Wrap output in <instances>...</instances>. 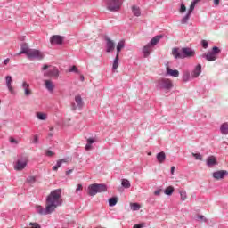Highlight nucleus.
Wrapping results in <instances>:
<instances>
[{
	"mask_svg": "<svg viewBox=\"0 0 228 228\" xmlns=\"http://www.w3.org/2000/svg\"><path fill=\"white\" fill-rule=\"evenodd\" d=\"M63 206V199H61V189H55L46 197L45 208L43 206H37V210L39 215H51L56 211V208Z\"/></svg>",
	"mask_w": 228,
	"mask_h": 228,
	"instance_id": "obj_1",
	"label": "nucleus"
},
{
	"mask_svg": "<svg viewBox=\"0 0 228 228\" xmlns=\"http://www.w3.org/2000/svg\"><path fill=\"white\" fill-rule=\"evenodd\" d=\"M172 54L175 60H184L186 58H193L195 56V50L190 47H183L179 51V48L175 47L172 50Z\"/></svg>",
	"mask_w": 228,
	"mask_h": 228,
	"instance_id": "obj_2",
	"label": "nucleus"
},
{
	"mask_svg": "<svg viewBox=\"0 0 228 228\" xmlns=\"http://www.w3.org/2000/svg\"><path fill=\"white\" fill-rule=\"evenodd\" d=\"M108 191V185L104 183H93L87 188V195L89 197H95L96 193H104Z\"/></svg>",
	"mask_w": 228,
	"mask_h": 228,
	"instance_id": "obj_3",
	"label": "nucleus"
},
{
	"mask_svg": "<svg viewBox=\"0 0 228 228\" xmlns=\"http://www.w3.org/2000/svg\"><path fill=\"white\" fill-rule=\"evenodd\" d=\"M222 53V50L218 46H213L211 51L208 53H203L201 58H205L207 61H216L217 60L218 54Z\"/></svg>",
	"mask_w": 228,
	"mask_h": 228,
	"instance_id": "obj_4",
	"label": "nucleus"
},
{
	"mask_svg": "<svg viewBox=\"0 0 228 228\" xmlns=\"http://www.w3.org/2000/svg\"><path fill=\"white\" fill-rule=\"evenodd\" d=\"M158 90H172L174 88V84H172V80L168 78H161L157 82Z\"/></svg>",
	"mask_w": 228,
	"mask_h": 228,
	"instance_id": "obj_5",
	"label": "nucleus"
},
{
	"mask_svg": "<svg viewBox=\"0 0 228 228\" xmlns=\"http://www.w3.org/2000/svg\"><path fill=\"white\" fill-rule=\"evenodd\" d=\"M121 0H106V5H107V10L109 12H118L120 10V6H122V2Z\"/></svg>",
	"mask_w": 228,
	"mask_h": 228,
	"instance_id": "obj_6",
	"label": "nucleus"
},
{
	"mask_svg": "<svg viewBox=\"0 0 228 228\" xmlns=\"http://www.w3.org/2000/svg\"><path fill=\"white\" fill-rule=\"evenodd\" d=\"M28 60H44V53L37 49H30L27 55Z\"/></svg>",
	"mask_w": 228,
	"mask_h": 228,
	"instance_id": "obj_7",
	"label": "nucleus"
},
{
	"mask_svg": "<svg viewBox=\"0 0 228 228\" xmlns=\"http://www.w3.org/2000/svg\"><path fill=\"white\" fill-rule=\"evenodd\" d=\"M65 37L60 35H53L50 37V44L52 45H62Z\"/></svg>",
	"mask_w": 228,
	"mask_h": 228,
	"instance_id": "obj_8",
	"label": "nucleus"
},
{
	"mask_svg": "<svg viewBox=\"0 0 228 228\" xmlns=\"http://www.w3.org/2000/svg\"><path fill=\"white\" fill-rule=\"evenodd\" d=\"M212 176L216 179V181H220L221 179H225V177H228V171L227 170L215 171L212 174Z\"/></svg>",
	"mask_w": 228,
	"mask_h": 228,
	"instance_id": "obj_9",
	"label": "nucleus"
},
{
	"mask_svg": "<svg viewBox=\"0 0 228 228\" xmlns=\"http://www.w3.org/2000/svg\"><path fill=\"white\" fill-rule=\"evenodd\" d=\"M45 77H58L60 76V70L57 69L56 67H53L52 69L44 73Z\"/></svg>",
	"mask_w": 228,
	"mask_h": 228,
	"instance_id": "obj_10",
	"label": "nucleus"
},
{
	"mask_svg": "<svg viewBox=\"0 0 228 228\" xmlns=\"http://www.w3.org/2000/svg\"><path fill=\"white\" fill-rule=\"evenodd\" d=\"M27 165H28V160L18 159L16 162V165L14 166V170H18V171L24 170Z\"/></svg>",
	"mask_w": 228,
	"mask_h": 228,
	"instance_id": "obj_11",
	"label": "nucleus"
},
{
	"mask_svg": "<svg viewBox=\"0 0 228 228\" xmlns=\"http://www.w3.org/2000/svg\"><path fill=\"white\" fill-rule=\"evenodd\" d=\"M106 41V53H111L112 51L115 50V43L110 39V37H105Z\"/></svg>",
	"mask_w": 228,
	"mask_h": 228,
	"instance_id": "obj_12",
	"label": "nucleus"
},
{
	"mask_svg": "<svg viewBox=\"0 0 228 228\" xmlns=\"http://www.w3.org/2000/svg\"><path fill=\"white\" fill-rule=\"evenodd\" d=\"M200 74H202V65L198 64V65H196V67L194 68V69L191 73L192 79H195V77H200Z\"/></svg>",
	"mask_w": 228,
	"mask_h": 228,
	"instance_id": "obj_13",
	"label": "nucleus"
},
{
	"mask_svg": "<svg viewBox=\"0 0 228 228\" xmlns=\"http://www.w3.org/2000/svg\"><path fill=\"white\" fill-rule=\"evenodd\" d=\"M215 165H218V161H216V158L215 156L208 157L207 167H215Z\"/></svg>",
	"mask_w": 228,
	"mask_h": 228,
	"instance_id": "obj_14",
	"label": "nucleus"
},
{
	"mask_svg": "<svg viewBox=\"0 0 228 228\" xmlns=\"http://www.w3.org/2000/svg\"><path fill=\"white\" fill-rule=\"evenodd\" d=\"M45 86L46 88V90H48V92H50V94H53V92H54V84L53 83V81L51 80H45Z\"/></svg>",
	"mask_w": 228,
	"mask_h": 228,
	"instance_id": "obj_15",
	"label": "nucleus"
},
{
	"mask_svg": "<svg viewBox=\"0 0 228 228\" xmlns=\"http://www.w3.org/2000/svg\"><path fill=\"white\" fill-rule=\"evenodd\" d=\"M151 45L148 43L145 46H143L142 48V54L144 58H149V56H151Z\"/></svg>",
	"mask_w": 228,
	"mask_h": 228,
	"instance_id": "obj_16",
	"label": "nucleus"
},
{
	"mask_svg": "<svg viewBox=\"0 0 228 228\" xmlns=\"http://www.w3.org/2000/svg\"><path fill=\"white\" fill-rule=\"evenodd\" d=\"M167 76H171L172 77H179V70L172 69L170 68H167Z\"/></svg>",
	"mask_w": 228,
	"mask_h": 228,
	"instance_id": "obj_17",
	"label": "nucleus"
},
{
	"mask_svg": "<svg viewBox=\"0 0 228 228\" xmlns=\"http://www.w3.org/2000/svg\"><path fill=\"white\" fill-rule=\"evenodd\" d=\"M161 38H163V35H157L148 44L152 47L153 45H157Z\"/></svg>",
	"mask_w": 228,
	"mask_h": 228,
	"instance_id": "obj_18",
	"label": "nucleus"
},
{
	"mask_svg": "<svg viewBox=\"0 0 228 228\" xmlns=\"http://www.w3.org/2000/svg\"><path fill=\"white\" fill-rule=\"evenodd\" d=\"M63 163H67V159H61L57 160L56 165L52 167V170H53V172L58 171V169L61 167V165H63Z\"/></svg>",
	"mask_w": 228,
	"mask_h": 228,
	"instance_id": "obj_19",
	"label": "nucleus"
},
{
	"mask_svg": "<svg viewBox=\"0 0 228 228\" xmlns=\"http://www.w3.org/2000/svg\"><path fill=\"white\" fill-rule=\"evenodd\" d=\"M20 47H21V51L20 52V54H26V56H28V54L29 53V51H31V49L28 47V44L22 43Z\"/></svg>",
	"mask_w": 228,
	"mask_h": 228,
	"instance_id": "obj_20",
	"label": "nucleus"
},
{
	"mask_svg": "<svg viewBox=\"0 0 228 228\" xmlns=\"http://www.w3.org/2000/svg\"><path fill=\"white\" fill-rule=\"evenodd\" d=\"M75 102L77 103L79 110H81L83 106H85V102H83V98L81 97V95L75 96Z\"/></svg>",
	"mask_w": 228,
	"mask_h": 228,
	"instance_id": "obj_21",
	"label": "nucleus"
},
{
	"mask_svg": "<svg viewBox=\"0 0 228 228\" xmlns=\"http://www.w3.org/2000/svg\"><path fill=\"white\" fill-rule=\"evenodd\" d=\"M165 159H167V155L165 154V151H161L157 154V160L159 163H165Z\"/></svg>",
	"mask_w": 228,
	"mask_h": 228,
	"instance_id": "obj_22",
	"label": "nucleus"
},
{
	"mask_svg": "<svg viewBox=\"0 0 228 228\" xmlns=\"http://www.w3.org/2000/svg\"><path fill=\"white\" fill-rule=\"evenodd\" d=\"M5 81H6V85L9 92L13 93V87H12V76H6Z\"/></svg>",
	"mask_w": 228,
	"mask_h": 228,
	"instance_id": "obj_23",
	"label": "nucleus"
},
{
	"mask_svg": "<svg viewBox=\"0 0 228 228\" xmlns=\"http://www.w3.org/2000/svg\"><path fill=\"white\" fill-rule=\"evenodd\" d=\"M221 134L227 135L228 134V123H223L220 126Z\"/></svg>",
	"mask_w": 228,
	"mask_h": 228,
	"instance_id": "obj_24",
	"label": "nucleus"
},
{
	"mask_svg": "<svg viewBox=\"0 0 228 228\" xmlns=\"http://www.w3.org/2000/svg\"><path fill=\"white\" fill-rule=\"evenodd\" d=\"M125 46H126V42L124 40H121L118 43V45H117L118 56V54H120V52L122 51V49H124Z\"/></svg>",
	"mask_w": 228,
	"mask_h": 228,
	"instance_id": "obj_25",
	"label": "nucleus"
},
{
	"mask_svg": "<svg viewBox=\"0 0 228 228\" xmlns=\"http://www.w3.org/2000/svg\"><path fill=\"white\" fill-rule=\"evenodd\" d=\"M95 143V139L94 138H88L87 143L86 145V151H92V144Z\"/></svg>",
	"mask_w": 228,
	"mask_h": 228,
	"instance_id": "obj_26",
	"label": "nucleus"
},
{
	"mask_svg": "<svg viewBox=\"0 0 228 228\" xmlns=\"http://www.w3.org/2000/svg\"><path fill=\"white\" fill-rule=\"evenodd\" d=\"M132 12L135 17H140L142 15V12L140 11V7H137L136 5L132 6Z\"/></svg>",
	"mask_w": 228,
	"mask_h": 228,
	"instance_id": "obj_27",
	"label": "nucleus"
},
{
	"mask_svg": "<svg viewBox=\"0 0 228 228\" xmlns=\"http://www.w3.org/2000/svg\"><path fill=\"white\" fill-rule=\"evenodd\" d=\"M182 77L184 83H188V81H190V78L191 77V75H190V71L186 70V71H183Z\"/></svg>",
	"mask_w": 228,
	"mask_h": 228,
	"instance_id": "obj_28",
	"label": "nucleus"
},
{
	"mask_svg": "<svg viewBox=\"0 0 228 228\" xmlns=\"http://www.w3.org/2000/svg\"><path fill=\"white\" fill-rule=\"evenodd\" d=\"M174 186H168L164 190V193L165 195H167V197H170L174 193Z\"/></svg>",
	"mask_w": 228,
	"mask_h": 228,
	"instance_id": "obj_29",
	"label": "nucleus"
},
{
	"mask_svg": "<svg viewBox=\"0 0 228 228\" xmlns=\"http://www.w3.org/2000/svg\"><path fill=\"white\" fill-rule=\"evenodd\" d=\"M117 202H118V197H112L109 199V206L110 208H113L114 206H117Z\"/></svg>",
	"mask_w": 228,
	"mask_h": 228,
	"instance_id": "obj_30",
	"label": "nucleus"
},
{
	"mask_svg": "<svg viewBox=\"0 0 228 228\" xmlns=\"http://www.w3.org/2000/svg\"><path fill=\"white\" fill-rule=\"evenodd\" d=\"M191 13L187 12L186 15L181 20V24H188V20H190V17Z\"/></svg>",
	"mask_w": 228,
	"mask_h": 228,
	"instance_id": "obj_31",
	"label": "nucleus"
},
{
	"mask_svg": "<svg viewBox=\"0 0 228 228\" xmlns=\"http://www.w3.org/2000/svg\"><path fill=\"white\" fill-rule=\"evenodd\" d=\"M117 69H118V54L116 55L112 64V70H117Z\"/></svg>",
	"mask_w": 228,
	"mask_h": 228,
	"instance_id": "obj_32",
	"label": "nucleus"
},
{
	"mask_svg": "<svg viewBox=\"0 0 228 228\" xmlns=\"http://www.w3.org/2000/svg\"><path fill=\"white\" fill-rule=\"evenodd\" d=\"M121 186H123V188H126V189L131 188V183L127 179H123L121 182Z\"/></svg>",
	"mask_w": 228,
	"mask_h": 228,
	"instance_id": "obj_33",
	"label": "nucleus"
},
{
	"mask_svg": "<svg viewBox=\"0 0 228 228\" xmlns=\"http://www.w3.org/2000/svg\"><path fill=\"white\" fill-rule=\"evenodd\" d=\"M130 208H131L132 211H139L141 206L138 203H132V204H130Z\"/></svg>",
	"mask_w": 228,
	"mask_h": 228,
	"instance_id": "obj_34",
	"label": "nucleus"
},
{
	"mask_svg": "<svg viewBox=\"0 0 228 228\" xmlns=\"http://www.w3.org/2000/svg\"><path fill=\"white\" fill-rule=\"evenodd\" d=\"M37 117L38 120H47V115H45V113L38 112L37 114Z\"/></svg>",
	"mask_w": 228,
	"mask_h": 228,
	"instance_id": "obj_35",
	"label": "nucleus"
},
{
	"mask_svg": "<svg viewBox=\"0 0 228 228\" xmlns=\"http://www.w3.org/2000/svg\"><path fill=\"white\" fill-rule=\"evenodd\" d=\"M180 197H181V200L184 201L186 200V199L188 198V196L186 195V191H180Z\"/></svg>",
	"mask_w": 228,
	"mask_h": 228,
	"instance_id": "obj_36",
	"label": "nucleus"
},
{
	"mask_svg": "<svg viewBox=\"0 0 228 228\" xmlns=\"http://www.w3.org/2000/svg\"><path fill=\"white\" fill-rule=\"evenodd\" d=\"M195 4H197L194 1H192L187 12L191 14L193 13V10H195Z\"/></svg>",
	"mask_w": 228,
	"mask_h": 228,
	"instance_id": "obj_37",
	"label": "nucleus"
},
{
	"mask_svg": "<svg viewBox=\"0 0 228 228\" xmlns=\"http://www.w3.org/2000/svg\"><path fill=\"white\" fill-rule=\"evenodd\" d=\"M193 158L199 161H202V155L200 153H192Z\"/></svg>",
	"mask_w": 228,
	"mask_h": 228,
	"instance_id": "obj_38",
	"label": "nucleus"
},
{
	"mask_svg": "<svg viewBox=\"0 0 228 228\" xmlns=\"http://www.w3.org/2000/svg\"><path fill=\"white\" fill-rule=\"evenodd\" d=\"M201 45L203 47V49H208V47H209V43H208L207 40H201Z\"/></svg>",
	"mask_w": 228,
	"mask_h": 228,
	"instance_id": "obj_39",
	"label": "nucleus"
},
{
	"mask_svg": "<svg viewBox=\"0 0 228 228\" xmlns=\"http://www.w3.org/2000/svg\"><path fill=\"white\" fill-rule=\"evenodd\" d=\"M45 156H47L48 158H53V156H54V152H53V151L51 150H46Z\"/></svg>",
	"mask_w": 228,
	"mask_h": 228,
	"instance_id": "obj_40",
	"label": "nucleus"
},
{
	"mask_svg": "<svg viewBox=\"0 0 228 228\" xmlns=\"http://www.w3.org/2000/svg\"><path fill=\"white\" fill-rule=\"evenodd\" d=\"M69 72H75V74H79V69H77V67L72 66V67L69 69Z\"/></svg>",
	"mask_w": 228,
	"mask_h": 228,
	"instance_id": "obj_41",
	"label": "nucleus"
},
{
	"mask_svg": "<svg viewBox=\"0 0 228 228\" xmlns=\"http://www.w3.org/2000/svg\"><path fill=\"white\" fill-rule=\"evenodd\" d=\"M36 181H37V178L35 176H28L27 178V182H28L30 183H36Z\"/></svg>",
	"mask_w": 228,
	"mask_h": 228,
	"instance_id": "obj_42",
	"label": "nucleus"
},
{
	"mask_svg": "<svg viewBox=\"0 0 228 228\" xmlns=\"http://www.w3.org/2000/svg\"><path fill=\"white\" fill-rule=\"evenodd\" d=\"M179 12L180 13H184V12H186V5H184V4H181Z\"/></svg>",
	"mask_w": 228,
	"mask_h": 228,
	"instance_id": "obj_43",
	"label": "nucleus"
},
{
	"mask_svg": "<svg viewBox=\"0 0 228 228\" xmlns=\"http://www.w3.org/2000/svg\"><path fill=\"white\" fill-rule=\"evenodd\" d=\"M24 90H25V96L29 97V95H31V90H29V87H26Z\"/></svg>",
	"mask_w": 228,
	"mask_h": 228,
	"instance_id": "obj_44",
	"label": "nucleus"
},
{
	"mask_svg": "<svg viewBox=\"0 0 228 228\" xmlns=\"http://www.w3.org/2000/svg\"><path fill=\"white\" fill-rule=\"evenodd\" d=\"M198 220H201L202 222H208V218H206L204 216L202 215H199L198 216Z\"/></svg>",
	"mask_w": 228,
	"mask_h": 228,
	"instance_id": "obj_45",
	"label": "nucleus"
},
{
	"mask_svg": "<svg viewBox=\"0 0 228 228\" xmlns=\"http://www.w3.org/2000/svg\"><path fill=\"white\" fill-rule=\"evenodd\" d=\"M143 227H145V223L134 224L133 228H143Z\"/></svg>",
	"mask_w": 228,
	"mask_h": 228,
	"instance_id": "obj_46",
	"label": "nucleus"
},
{
	"mask_svg": "<svg viewBox=\"0 0 228 228\" xmlns=\"http://www.w3.org/2000/svg\"><path fill=\"white\" fill-rule=\"evenodd\" d=\"M10 142L12 143H15V145H17L19 143V141L16 140L15 138H13V137H10Z\"/></svg>",
	"mask_w": 228,
	"mask_h": 228,
	"instance_id": "obj_47",
	"label": "nucleus"
},
{
	"mask_svg": "<svg viewBox=\"0 0 228 228\" xmlns=\"http://www.w3.org/2000/svg\"><path fill=\"white\" fill-rule=\"evenodd\" d=\"M32 143L37 144L38 143V135H34V139L32 141Z\"/></svg>",
	"mask_w": 228,
	"mask_h": 228,
	"instance_id": "obj_48",
	"label": "nucleus"
},
{
	"mask_svg": "<svg viewBox=\"0 0 228 228\" xmlns=\"http://www.w3.org/2000/svg\"><path fill=\"white\" fill-rule=\"evenodd\" d=\"M22 88H24V90H26V88H29V84L23 82Z\"/></svg>",
	"mask_w": 228,
	"mask_h": 228,
	"instance_id": "obj_49",
	"label": "nucleus"
},
{
	"mask_svg": "<svg viewBox=\"0 0 228 228\" xmlns=\"http://www.w3.org/2000/svg\"><path fill=\"white\" fill-rule=\"evenodd\" d=\"M71 110L72 111H76V110H77V106H76V103H71Z\"/></svg>",
	"mask_w": 228,
	"mask_h": 228,
	"instance_id": "obj_50",
	"label": "nucleus"
},
{
	"mask_svg": "<svg viewBox=\"0 0 228 228\" xmlns=\"http://www.w3.org/2000/svg\"><path fill=\"white\" fill-rule=\"evenodd\" d=\"M81 190H83V185L78 184L77 187V189H76L77 193L79 191H81Z\"/></svg>",
	"mask_w": 228,
	"mask_h": 228,
	"instance_id": "obj_51",
	"label": "nucleus"
},
{
	"mask_svg": "<svg viewBox=\"0 0 228 228\" xmlns=\"http://www.w3.org/2000/svg\"><path fill=\"white\" fill-rule=\"evenodd\" d=\"M49 69V65L45 64L42 68V70H47Z\"/></svg>",
	"mask_w": 228,
	"mask_h": 228,
	"instance_id": "obj_52",
	"label": "nucleus"
},
{
	"mask_svg": "<svg viewBox=\"0 0 228 228\" xmlns=\"http://www.w3.org/2000/svg\"><path fill=\"white\" fill-rule=\"evenodd\" d=\"M215 6H218L220 4V0H214Z\"/></svg>",
	"mask_w": 228,
	"mask_h": 228,
	"instance_id": "obj_53",
	"label": "nucleus"
},
{
	"mask_svg": "<svg viewBox=\"0 0 228 228\" xmlns=\"http://www.w3.org/2000/svg\"><path fill=\"white\" fill-rule=\"evenodd\" d=\"M4 65H8V63H10V59L9 58L5 59L4 61Z\"/></svg>",
	"mask_w": 228,
	"mask_h": 228,
	"instance_id": "obj_54",
	"label": "nucleus"
},
{
	"mask_svg": "<svg viewBox=\"0 0 228 228\" xmlns=\"http://www.w3.org/2000/svg\"><path fill=\"white\" fill-rule=\"evenodd\" d=\"M174 172H175V167H171V175H174Z\"/></svg>",
	"mask_w": 228,
	"mask_h": 228,
	"instance_id": "obj_55",
	"label": "nucleus"
},
{
	"mask_svg": "<svg viewBox=\"0 0 228 228\" xmlns=\"http://www.w3.org/2000/svg\"><path fill=\"white\" fill-rule=\"evenodd\" d=\"M73 171H74L73 169H69V170L66 171V175L72 174Z\"/></svg>",
	"mask_w": 228,
	"mask_h": 228,
	"instance_id": "obj_56",
	"label": "nucleus"
},
{
	"mask_svg": "<svg viewBox=\"0 0 228 228\" xmlns=\"http://www.w3.org/2000/svg\"><path fill=\"white\" fill-rule=\"evenodd\" d=\"M161 193V190H157L154 191V195H159Z\"/></svg>",
	"mask_w": 228,
	"mask_h": 228,
	"instance_id": "obj_57",
	"label": "nucleus"
},
{
	"mask_svg": "<svg viewBox=\"0 0 228 228\" xmlns=\"http://www.w3.org/2000/svg\"><path fill=\"white\" fill-rule=\"evenodd\" d=\"M80 81H85V76L83 75L80 76Z\"/></svg>",
	"mask_w": 228,
	"mask_h": 228,
	"instance_id": "obj_58",
	"label": "nucleus"
},
{
	"mask_svg": "<svg viewBox=\"0 0 228 228\" xmlns=\"http://www.w3.org/2000/svg\"><path fill=\"white\" fill-rule=\"evenodd\" d=\"M200 1H202V0H192V2H194L196 4H197L198 3H200Z\"/></svg>",
	"mask_w": 228,
	"mask_h": 228,
	"instance_id": "obj_59",
	"label": "nucleus"
},
{
	"mask_svg": "<svg viewBox=\"0 0 228 228\" xmlns=\"http://www.w3.org/2000/svg\"><path fill=\"white\" fill-rule=\"evenodd\" d=\"M48 136H50V138H53V133H49Z\"/></svg>",
	"mask_w": 228,
	"mask_h": 228,
	"instance_id": "obj_60",
	"label": "nucleus"
},
{
	"mask_svg": "<svg viewBox=\"0 0 228 228\" xmlns=\"http://www.w3.org/2000/svg\"><path fill=\"white\" fill-rule=\"evenodd\" d=\"M53 129H54V127L50 128V131H53Z\"/></svg>",
	"mask_w": 228,
	"mask_h": 228,
	"instance_id": "obj_61",
	"label": "nucleus"
},
{
	"mask_svg": "<svg viewBox=\"0 0 228 228\" xmlns=\"http://www.w3.org/2000/svg\"><path fill=\"white\" fill-rule=\"evenodd\" d=\"M151 152H150V153H148V155H149V156H151Z\"/></svg>",
	"mask_w": 228,
	"mask_h": 228,
	"instance_id": "obj_62",
	"label": "nucleus"
},
{
	"mask_svg": "<svg viewBox=\"0 0 228 228\" xmlns=\"http://www.w3.org/2000/svg\"><path fill=\"white\" fill-rule=\"evenodd\" d=\"M0 104H1V100H0Z\"/></svg>",
	"mask_w": 228,
	"mask_h": 228,
	"instance_id": "obj_63",
	"label": "nucleus"
}]
</instances>
